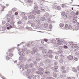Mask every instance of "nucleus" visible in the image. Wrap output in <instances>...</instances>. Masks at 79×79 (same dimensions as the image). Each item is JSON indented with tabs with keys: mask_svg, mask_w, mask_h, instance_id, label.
<instances>
[{
	"mask_svg": "<svg viewBox=\"0 0 79 79\" xmlns=\"http://www.w3.org/2000/svg\"><path fill=\"white\" fill-rule=\"evenodd\" d=\"M9 52H10L9 54V56H11V57H12L13 56V53L12 52H13V50L11 49H10L9 50Z\"/></svg>",
	"mask_w": 79,
	"mask_h": 79,
	"instance_id": "10",
	"label": "nucleus"
},
{
	"mask_svg": "<svg viewBox=\"0 0 79 79\" xmlns=\"http://www.w3.org/2000/svg\"><path fill=\"white\" fill-rule=\"evenodd\" d=\"M28 3V5H29V6H32V3H33V2L31 0H28V1H27Z\"/></svg>",
	"mask_w": 79,
	"mask_h": 79,
	"instance_id": "17",
	"label": "nucleus"
},
{
	"mask_svg": "<svg viewBox=\"0 0 79 79\" xmlns=\"http://www.w3.org/2000/svg\"><path fill=\"white\" fill-rule=\"evenodd\" d=\"M45 62L46 63V64H48V63H50L51 62V60L49 59H47L45 60Z\"/></svg>",
	"mask_w": 79,
	"mask_h": 79,
	"instance_id": "16",
	"label": "nucleus"
},
{
	"mask_svg": "<svg viewBox=\"0 0 79 79\" xmlns=\"http://www.w3.org/2000/svg\"><path fill=\"white\" fill-rule=\"evenodd\" d=\"M60 27H63L64 26V24H63V23H60Z\"/></svg>",
	"mask_w": 79,
	"mask_h": 79,
	"instance_id": "42",
	"label": "nucleus"
},
{
	"mask_svg": "<svg viewBox=\"0 0 79 79\" xmlns=\"http://www.w3.org/2000/svg\"><path fill=\"white\" fill-rule=\"evenodd\" d=\"M56 40L57 41V43H55L54 45L56 47H58L60 45V39L57 38Z\"/></svg>",
	"mask_w": 79,
	"mask_h": 79,
	"instance_id": "7",
	"label": "nucleus"
},
{
	"mask_svg": "<svg viewBox=\"0 0 79 79\" xmlns=\"http://www.w3.org/2000/svg\"><path fill=\"white\" fill-rule=\"evenodd\" d=\"M29 66L30 68H32L34 66V64L32 63H31L30 64Z\"/></svg>",
	"mask_w": 79,
	"mask_h": 79,
	"instance_id": "37",
	"label": "nucleus"
},
{
	"mask_svg": "<svg viewBox=\"0 0 79 79\" xmlns=\"http://www.w3.org/2000/svg\"><path fill=\"white\" fill-rule=\"evenodd\" d=\"M56 41V40H53L51 41V42L52 43H53L54 44H55Z\"/></svg>",
	"mask_w": 79,
	"mask_h": 79,
	"instance_id": "43",
	"label": "nucleus"
},
{
	"mask_svg": "<svg viewBox=\"0 0 79 79\" xmlns=\"http://www.w3.org/2000/svg\"><path fill=\"white\" fill-rule=\"evenodd\" d=\"M40 20H41L42 21H45V17H43L41 18L40 19Z\"/></svg>",
	"mask_w": 79,
	"mask_h": 79,
	"instance_id": "30",
	"label": "nucleus"
},
{
	"mask_svg": "<svg viewBox=\"0 0 79 79\" xmlns=\"http://www.w3.org/2000/svg\"><path fill=\"white\" fill-rule=\"evenodd\" d=\"M66 69V68L64 66H62L61 67V70H64Z\"/></svg>",
	"mask_w": 79,
	"mask_h": 79,
	"instance_id": "39",
	"label": "nucleus"
},
{
	"mask_svg": "<svg viewBox=\"0 0 79 79\" xmlns=\"http://www.w3.org/2000/svg\"><path fill=\"white\" fill-rule=\"evenodd\" d=\"M26 29H27V30H29V31H31L32 30V28L28 27H26Z\"/></svg>",
	"mask_w": 79,
	"mask_h": 79,
	"instance_id": "23",
	"label": "nucleus"
},
{
	"mask_svg": "<svg viewBox=\"0 0 79 79\" xmlns=\"http://www.w3.org/2000/svg\"><path fill=\"white\" fill-rule=\"evenodd\" d=\"M63 45H67V43L65 42L64 39H62L60 40V49H62L63 48Z\"/></svg>",
	"mask_w": 79,
	"mask_h": 79,
	"instance_id": "1",
	"label": "nucleus"
},
{
	"mask_svg": "<svg viewBox=\"0 0 79 79\" xmlns=\"http://www.w3.org/2000/svg\"><path fill=\"white\" fill-rule=\"evenodd\" d=\"M47 21L48 23L51 24L52 22V20H51V17L48 18L47 19Z\"/></svg>",
	"mask_w": 79,
	"mask_h": 79,
	"instance_id": "11",
	"label": "nucleus"
},
{
	"mask_svg": "<svg viewBox=\"0 0 79 79\" xmlns=\"http://www.w3.org/2000/svg\"><path fill=\"white\" fill-rule=\"evenodd\" d=\"M31 71V70L30 69H28L27 71L26 72H24L23 73V76H25V75L26 76H28V75H29V73Z\"/></svg>",
	"mask_w": 79,
	"mask_h": 79,
	"instance_id": "5",
	"label": "nucleus"
},
{
	"mask_svg": "<svg viewBox=\"0 0 79 79\" xmlns=\"http://www.w3.org/2000/svg\"><path fill=\"white\" fill-rule=\"evenodd\" d=\"M26 54H27L28 56H31V52H30V50H27L26 52Z\"/></svg>",
	"mask_w": 79,
	"mask_h": 79,
	"instance_id": "13",
	"label": "nucleus"
},
{
	"mask_svg": "<svg viewBox=\"0 0 79 79\" xmlns=\"http://www.w3.org/2000/svg\"><path fill=\"white\" fill-rule=\"evenodd\" d=\"M40 23V21L39 20H37L36 21V23L37 24H39Z\"/></svg>",
	"mask_w": 79,
	"mask_h": 79,
	"instance_id": "40",
	"label": "nucleus"
},
{
	"mask_svg": "<svg viewBox=\"0 0 79 79\" xmlns=\"http://www.w3.org/2000/svg\"><path fill=\"white\" fill-rule=\"evenodd\" d=\"M23 19H25V20H27V17L26 16H24L23 17Z\"/></svg>",
	"mask_w": 79,
	"mask_h": 79,
	"instance_id": "50",
	"label": "nucleus"
},
{
	"mask_svg": "<svg viewBox=\"0 0 79 79\" xmlns=\"http://www.w3.org/2000/svg\"><path fill=\"white\" fill-rule=\"evenodd\" d=\"M67 59L69 60H72L73 59V57L71 55H69L67 56Z\"/></svg>",
	"mask_w": 79,
	"mask_h": 79,
	"instance_id": "12",
	"label": "nucleus"
},
{
	"mask_svg": "<svg viewBox=\"0 0 79 79\" xmlns=\"http://www.w3.org/2000/svg\"><path fill=\"white\" fill-rule=\"evenodd\" d=\"M20 69H22V71H24V64H22L20 65Z\"/></svg>",
	"mask_w": 79,
	"mask_h": 79,
	"instance_id": "18",
	"label": "nucleus"
},
{
	"mask_svg": "<svg viewBox=\"0 0 79 79\" xmlns=\"http://www.w3.org/2000/svg\"><path fill=\"white\" fill-rule=\"evenodd\" d=\"M75 12L74 11H72V12H71V15H75Z\"/></svg>",
	"mask_w": 79,
	"mask_h": 79,
	"instance_id": "56",
	"label": "nucleus"
},
{
	"mask_svg": "<svg viewBox=\"0 0 79 79\" xmlns=\"http://www.w3.org/2000/svg\"><path fill=\"white\" fill-rule=\"evenodd\" d=\"M73 18L74 19H77V16L76 15H74L73 16Z\"/></svg>",
	"mask_w": 79,
	"mask_h": 79,
	"instance_id": "54",
	"label": "nucleus"
},
{
	"mask_svg": "<svg viewBox=\"0 0 79 79\" xmlns=\"http://www.w3.org/2000/svg\"><path fill=\"white\" fill-rule=\"evenodd\" d=\"M17 50H18V51H20V52L21 51V49L19 47L17 48Z\"/></svg>",
	"mask_w": 79,
	"mask_h": 79,
	"instance_id": "63",
	"label": "nucleus"
},
{
	"mask_svg": "<svg viewBox=\"0 0 79 79\" xmlns=\"http://www.w3.org/2000/svg\"><path fill=\"white\" fill-rule=\"evenodd\" d=\"M52 54L53 53V51H52V50H49L48 52L47 53V55H49V54Z\"/></svg>",
	"mask_w": 79,
	"mask_h": 79,
	"instance_id": "19",
	"label": "nucleus"
},
{
	"mask_svg": "<svg viewBox=\"0 0 79 79\" xmlns=\"http://www.w3.org/2000/svg\"><path fill=\"white\" fill-rule=\"evenodd\" d=\"M34 10H37L38 8V6L37 5H35L34 6Z\"/></svg>",
	"mask_w": 79,
	"mask_h": 79,
	"instance_id": "38",
	"label": "nucleus"
},
{
	"mask_svg": "<svg viewBox=\"0 0 79 79\" xmlns=\"http://www.w3.org/2000/svg\"><path fill=\"white\" fill-rule=\"evenodd\" d=\"M41 58H42V57H37L36 58V61H40V60H41Z\"/></svg>",
	"mask_w": 79,
	"mask_h": 79,
	"instance_id": "22",
	"label": "nucleus"
},
{
	"mask_svg": "<svg viewBox=\"0 0 79 79\" xmlns=\"http://www.w3.org/2000/svg\"><path fill=\"white\" fill-rule=\"evenodd\" d=\"M44 16L46 18H50L52 17L51 15L47 13H46L44 14Z\"/></svg>",
	"mask_w": 79,
	"mask_h": 79,
	"instance_id": "8",
	"label": "nucleus"
},
{
	"mask_svg": "<svg viewBox=\"0 0 79 79\" xmlns=\"http://www.w3.org/2000/svg\"><path fill=\"white\" fill-rule=\"evenodd\" d=\"M35 56H36V57H42V56L40 55V54L37 53L35 55Z\"/></svg>",
	"mask_w": 79,
	"mask_h": 79,
	"instance_id": "26",
	"label": "nucleus"
},
{
	"mask_svg": "<svg viewBox=\"0 0 79 79\" xmlns=\"http://www.w3.org/2000/svg\"><path fill=\"white\" fill-rule=\"evenodd\" d=\"M65 28H62V29H67L68 30V29H70V30H74V29L73 28H72V26L71 25H69L68 26V24H66L65 26Z\"/></svg>",
	"mask_w": 79,
	"mask_h": 79,
	"instance_id": "2",
	"label": "nucleus"
},
{
	"mask_svg": "<svg viewBox=\"0 0 79 79\" xmlns=\"http://www.w3.org/2000/svg\"><path fill=\"white\" fill-rule=\"evenodd\" d=\"M12 11H13L14 12H15L16 11V9L15 8H13L12 10Z\"/></svg>",
	"mask_w": 79,
	"mask_h": 79,
	"instance_id": "48",
	"label": "nucleus"
},
{
	"mask_svg": "<svg viewBox=\"0 0 79 79\" xmlns=\"http://www.w3.org/2000/svg\"><path fill=\"white\" fill-rule=\"evenodd\" d=\"M32 79H37V76L35 75H33L32 76Z\"/></svg>",
	"mask_w": 79,
	"mask_h": 79,
	"instance_id": "25",
	"label": "nucleus"
},
{
	"mask_svg": "<svg viewBox=\"0 0 79 79\" xmlns=\"http://www.w3.org/2000/svg\"><path fill=\"white\" fill-rule=\"evenodd\" d=\"M27 76H28V78L29 79H32V76L31 75H28Z\"/></svg>",
	"mask_w": 79,
	"mask_h": 79,
	"instance_id": "47",
	"label": "nucleus"
},
{
	"mask_svg": "<svg viewBox=\"0 0 79 79\" xmlns=\"http://www.w3.org/2000/svg\"><path fill=\"white\" fill-rule=\"evenodd\" d=\"M26 50V48L23 47L21 49V51H23V52H25Z\"/></svg>",
	"mask_w": 79,
	"mask_h": 79,
	"instance_id": "29",
	"label": "nucleus"
},
{
	"mask_svg": "<svg viewBox=\"0 0 79 79\" xmlns=\"http://www.w3.org/2000/svg\"><path fill=\"white\" fill-rule=\"evenodd\" d=\"M38 74L36 76L37 78H38V79H40V73Z\"/></svg>",
	"mask_w": 79,
	"mask_h": 79,
	"instance_id": "33",
	"label": "nucleus"
},
{
	"mask_svg": "<svg viewBox=\"0 0 79 79\" xmlns=\"http://www.w3.org/2000/svg\"><path fill=\"white\" fill-rule=\"evenodd\" d=\"M15 23V22H14L13 21H11L10 22V24L11 25H12Z\"/></svg>",
	"mask_w": 79,
	"mask_h": 79,
	"instance_id": "62",
	"label": "nucleus"
},
{
	"mask_svg": "<svg viewBox=\"0 0 79 79\" xmlns=\"http://www.w3.org/2000/svg\"><path fill=\"white\" fill-rule=\"evenodd\" d=\"M44 27L45 28H46V27H48V24H47V23H45L44 25Z\"/></svg>",
	"mask_w": 79,
	"mask_h": 79,
	"instance_id": "34",
	"label": "nucleus"
},
{
	"mask_svg": "<svg viewBox=\"0 0 79 79\" xmlns=\"http://www.w3.org/2000/svg\"><path fill=\"white\" fill-rule=\"evenodd\" d=\"M73 22L74 23H76L77 22V19H73Z\"/></svg>",
	"mask_w": 79,
	"mask_h": 79,
	"instance_id": "46",
	"label": "nucleus"
},
{
	"mask_svg": "<svg viewBox=\"0 0 79 79\" xmlns=\"http://www.w3.org/2000/svg\"><path fill=\"white\" fill-rule=\"evenodd\" d=\"M18 54L20 56H24V55L25 54L24 52L22 51H19L18 52Z\"/></svg>",
	"mask_w": 79,
	"mask_h": 79,
	"instance_id": "9",
	"label": "nucleus"
},
{
	"mask_svg": "<svg viewBox=\"0 0 79 79\" xmlns=\"http://www.w3.org/2000/svg\"><path fill=\"white\" fill-rule=\"evenodd\" d=\"M43 48H44L43 47H40L39 48V49L40 50H43Z\"/></svg>",
	"mask_w": 79,
	"mask_h": 79,
	"instance_id": "53",
	"label": "nucleus"
},
{
	"mask_svg": "<svg viewBox=\"0 0 79 79\" xmlns=\"http://www.w3.org/2000/svg\"><path fill=\"white\" fill-rule=\"evenodd\" d=\"M31 53L32 55H34L35 53V52L34 51H32L31 52Z\"/></svg>",
	"mask_w": 79,
	"mask_h": 79,
	"instance_id": "45",
	"label": "nucleus"
},
{
	"mask_svg": "<svg viewBox=\"0 0 79 79\" xmlns=\"http://www.w3.org/2000/svg\"><path fill=\"white\" fill-rule=\"evenodd\" d=\"M60 63H63V59H60Z\"/></svg>",
	"mask_w": 79,
	"mask_h": 79,
	"instance_id": "59",
	"label": "nucleus"
},
{
	"mask_svg": "<svg viewBox=\"0 0 79 79\" xmlns=\"http://www.w3.org/2000/svg\"><path fill=\"white\" fill-rule=\"evenodd\" d=\"M40 72H36V73L37 74H40V75L43 74V72L44 71V69L42 68H40L38 69Z\"/></svg>",
	"mask_w": 79,
	"mask_h": 79,
	"instance_id": "3",
	"label": "nucleus"
},
{
	"mask_svg": "<svg viewBox=\"0 0 79 79\" xmlns=\"http://www.w3.org/2000/svg\"><path fill=\"white\" fill-rule=\"evenodd\" d=\"M7 22H10V21H11V19L10 18H7Z\"/></svg>",
	"mask_w": 79,
	"mask_h": 79,
	"instance_id": "55",
	"label": "nucleus"
},
{
	"mask_svg": "<svg viewBox=\"0 0 79 79\" xmlns=\"http://www.w3.org/2000/svg\"><path fill=\"white\" fill-rule=\"evenodd\" d=\"M53 76L55 78H56L57 77V74L56 73H54L53 74Z\"/></svg>",
	"mask_w": 79,
	"mask_h": 79,
	"instance_id": "31",
	"label": "nucleus"
},
{
	"mask_svg": "<svg viewBox=\"0 0 79 79\" xmlns=\"http://www.w3.org/2000/svg\"><path fill=\"white\" fill-rule=\"evenodd\" d=\"M18 24H21V21H18L17 22Z\"/></svg>",
	"mask_w": 79,
	"mask_h": 79,
	"instance_id": "64",
	"label": "nucleus"
},
{
	"mask_svg": "<svg viewBox=\"0 0 79 79\" xmlns=\"http://www.w3.org/2000/svg\"><path fill=\"white\" fill-rule=\"evenodd\" d=\"M46 55H45L43 56V57L44 58H48V55H47V54H46Z\"/></svg>",
	"mask_w": 79,
	"mask_h": 79,
	"instance_id": "52",
	"label": "nucleus"
},
{
	"mask_svg": "<svg viewBox=\"0 0 79 79\" xmlns=\"http://www.w3.org/2000/svg\"><path fill=\"white\" fill-rule=\"evenodd\" d=\"M64 47V48H68V46H66L65 45H64V46L63 45V47Z\"/></svg>",
	"mask_w": 79,
	"mask_h": 79,
	"instance_id": "61",
	"label": "nucleus"
},
{
	"mask_svg": "<svg viewBox=\"0 0 79 79\" xmlns=\"http://www.w3.org/2000/svg\"><path fill=\"white\" fill-rule=\"evenodd\" d=\"M19 60L20 61H25L26 60V58L23 56H21L19 58Z\"/></svg>",
	"mask_w": 79,
	"mask_h": 79,
	"instance_id": "6",
	"label": "nucleus"
},
{
	"mask_svg": "<svg viewBox=\"0 0 79 79\" xmlns=\"http://www.w3.org/2000/svg\"><path fill=\"white\" fill-rule=\"evenodd\" d=\"M13 28V27L11 25H10L9 27H7V29L9 30L10 29H11V28Z\"/></svg>",
	"mask_w": 79,
	"mask_h": 79,
	"instance_id": "36",
	"label": "nucleus"
},
{
	"mask_svg": "<svg viewBox=\"0 0 79 79\" xmlns=\"http://www.w3.org/2000/svg\"><path fill=\"white\" fill-rule=\"evenodd\" d=\"M72 70L74 72H76L77 71V70L74 67L72 68Z\"/></svg>",
	"mask_w": 79,
	"mask_h": 79,
	"instance_id": "27",
	"label": "nucleus"
},
{
	"mask_svg": "<svg viewBox=\"0 0 79 79\" xmlns=\"http://www.w3.org/2000/svg\"><path fill=\"white\" fill-rule=\"evenodd\" d=\"M36 13L37 14H40V11L39 10H37L36 11Z\"/></svg>",
	"mask_w": 79,
	"mask_h": 79,
	"instance_id": "51",
	"label": "nucleus"
},
{
	"mask_svg": "<svg viewBox=\"0 0 79 79\" xmlns=\"http://www.w3.org/2000/svg\"><path fill=\"white\" fill-rule=\"evenodd\" d=\"M48 57H49V58H54V56H53L52 54H50L49 55H48Z\"/></svg>",
	"mask_w": 79,
	"mask_h": 79,
	"instance_id": "32",
	"label": "nucleus"
},
{
	"mask_svg": "<svg viewBox=\"0 0 79 79\" xmlns=\"http://www.w3.org/2000/svg\"><path fill=\"white\" fill-rule=\"evenodd\" d=\"M56 7V6L55 4H54L52 6V8L53 9H55Z\"/></svg>",
	"mask_w": 79,
	"mask_h": 79,
	"instance_id": "28",
	"label": "nucleus"
},
{
	"mask_svg": "<svg viewBox=\"0 0 79 79\" xmlns=\"http://www.w3.org/2000/svg\"><path fill=\"white\" fill-rule=\"evenodd\" d=\"M44 40L45 42H47V41H48V39L45 38L44 39Z\"/></svg>",
	"mask_w": 79,
	"mask_h": 79,
	"instance_id": "60",
	"label": "nucleus"
},
{
	"mask_svg": "<svg viewBox=\"0 0 79 79\" xmlns=\"http://www.w3.org/2000/svg\"><path fill=\"white\" fill-rule=\"evenodd\" d=\"M66 15V13H65L64 12H62L61 13V15L62 16H64Z\"/></svg>",
	"mask_w": 79,
	"mask_h": 79,
	"instance_id": "44",
	"label": "nucleus"
},
{
	"mask_svg": "<svg viewBox=\"0 0 79 79\" xmlns=\"http://www.w3.org/2000/svg\"><path fill=\"white\" fill-rule=\"evenodd\" d=\"M45 74H46L49 75V74H50V71H49V70H47L45 72Z\"/></svg>",
	"mask_w": 79,
	"mask_h": 79,
	"instance_id": "21",
	"label": "nucleus"
},
{
	"mask_svg": "<svg viewBox=\"0 0 79 79\" xmlns=\"http://www.w3.org/2000/svg\"><path fill=\"white\" fill-rule=\"evenodd\" d=\"M35 13H36V10H34L33 11V12H31L30 13V15H31V16L32 17V18H33V19H35Z\"/></svg>",
	"mask_w": 79,
	"mask_h": 79,
	"instance_id": "4",
	"label": "nucleus"
},
{
	"mask_svg": "<svg viewBox=\"0 0 79 79\" xmlns=\"http://www.w3.org/2000/svg\"><path fill=\"white\" fill-rule=\"evenodd\" d=\"M25 14H26V13H25V12H21V16H24V15H25Z\"/></svg>",
	"mask_w": 79,
	"mask_h": 79,
	"instance_id": "41",
	"label": "nucleus"
},
{
	"mask_svg": "<svg viewBox=\"0 0 79 79\" xmlns=\"http://www.w3.org/2000/svg\"><path fill=\"white\" fill-rule=\"evenodd\" d=\"M41 9L42 11H44L45 10V8L44 7H41Z\"/></svg>",
	"mask_w": 79,
	"mask_h": 79,
	"instance_id": "49",
	"label": "nucleus"
},
{
	"mask_svg": "<svg viewBox=\"0 0 79 79\" xmlns=\"http://www.w3.org/2000/svg\"><path fill=\"white\" fill-rule=\"evenodd\" d=\"M54 68L55 69V70H56V72H57V71H58L57 69H58V67L57 66H54Z\"/></svg>",
	"mask_w": 79,
	"mask_h": 79,
	"instance_id": "24",
	"label": "nucleus"
},
{
	"mask_svg": "<svg viewBox=\"0 0 79 79\" xmlns=\"http://www.w3.org/2000/svg\"><path fill=\"white\" fill-rule=\"evenodd\" d=\"M24 43H25V42H22L20 44H18V46H20V45H21V44L22 45V44H24Z\"/></svg>",
	"mask_w": 79,
	"mask_h": 79,
	"instance_id": "57",
	"label": "nucleus"
},
{
	"mask_svg": "<svg viewBox=\"0 0 79 79\" xmlns=\"http://www.w3.org/2000/svg\"><path fill=\"white\" fill-rule=\"evenodd\" d=\"M33 50L35 52H38V49H37V48H33Z\"/></svg>",
	"mask_w": 79,
	"mask_h": 79,
	"instance_id": "20",
	"label": "nucleus"
},
{
	"mask_svg": "<svg viewBox=\"0 0 79 79\" xmlns=\"http://www.w3.org/2000/svg\"><path fill=\"white\" fill-rule=\"evenodd\" d=\"M74 60H75V61H78V58L77 57H74Z\"/></svg>",
	"mask_w": 79,
	"mask_h": 79,
	"instance_id": "58",
	"label": "nucleus"
},
{
	"mask_svg": "<svg viewBox=\"0 0 79 79\" xmlns=\"http://www.w3.org/2000/svg\"><path fill=\"white\" fill-rule=\"evenodd\" d=\"M29 68V65L28 64H26L25 65V69H27Z\"/></svg>",
	"mask_w": 79,
	"mask_h": 79,
	"instance_id": "35",
	"label": "nucleus"
},
{
	"mask_svg": "<svg viewBox=\"0 0 79 79\" xmlns=\"http://www.w3.org/2000/svg\"><path fill=\"white\" fill-rule=\"evenodd\" d=\"M36 27L39 28L40 29H41L42 27V24H39L38 25H37L36 26Z\"/></svg>",
	"mask_w": 79,
	"mask_h": 79,
	"instance_id": "15",
	"label": "nucleus"
},
{
	"mask_svg": "<svg viewBox=\"0 0 79 79\" xmlns=\"http://www.w3.org/2000/svg\"><path fill=\"white\" fill-rule=\"evenodd\" d=\"M43 54H47V50L46 49H44L42 51Z\"/></svg>",
	"mask_w": 79,
	"mask_h": 79,
	"instance_id": "14",
	"label": "nucleus"
}]
</instances>
